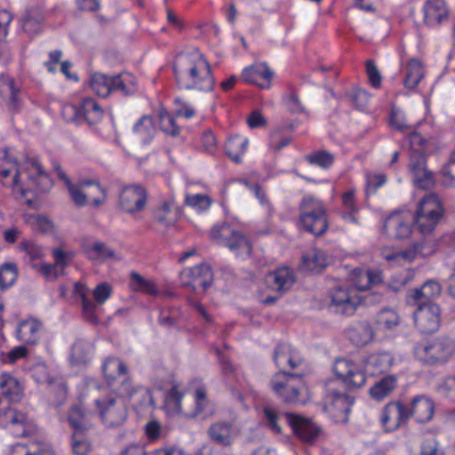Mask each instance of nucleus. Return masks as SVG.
<instances>
[{"mask_svg": "<svg viewBox=\"0 0 455 455\" xmlns=\"http://www.w3.org/2000/svg\"><path fill=\"white\" fill-rule=\"evenodd\" d=\"M406 142L409 144L410 148L412 151L411 155L425 154L424 145L426 143V140L419 132H410L406 139Z\"/></svg>", "mask_w": 455, "mask_h": 455, "instance_id": "obj_58", "label": "nucleus"}, {"mask_svg": "<svg viewBox=\"0 0 455 455\" xmlns=\"http://www.w3.org/2000/svg\"><path fill=\"white\" fill-rule=\"evenodd\" d=\"M341 201L344 208V212L341 213L342 220L347 223L357 225L359 223L357 214L360 211V206L355 199V189L352 188L344 192Z\"/></svg>", "mask_w": 455, "mask_h": 455, "instance_id": "obj_35", "label": "nucleus"}, {"mask_svg": "<svg viewBox=\"0 0 455 455\" xmlns=\"http://www.w3.org/2000/svg\"><path fill=\"white\" fill-rule=\"evenodd\" d=\"M131 288L135 291H141L149 295H156L158 293L155 283L148 279H145L135 271L131 273Z\"/></svg>", "mask_w": 455, "mask_h": 455, "instance_id": "obj_45", "label": "nucleus"}, {"mask_svg": "<svg viewBox=\"0 0 455 455\" xmlns=\"http://www.w3.org/2000/svg\"><path fill=\"white\" fill-rule=\"evenodd\" d=\"M443 183L449 187H455V153H452L448 162L441 170Z\"/></svg>", "mask_w": 455, "mask_h": 455, "instance_id": "obj_57", "label": "nucleus"}, {"mask_svg": "<svg viewBox=\"0 0 455 455\" xmlns=\"http://www.w3.org/2000/svg\"><path fill=\"white\" fill-rule=\"evenodd\" d=\"M161 130L172 137L180 135V127L176 124L175 118L166 110H161L158 115Z\"/></svg>", "mask_w": 455, "mask_h": 455, "instance_id": "obj_50", "label": "nucleus"}, {"mask_svg": "<svg viewBox=\"0 0 455 455\" xmlns=\"http://www.w3.org/2000/svg\"><path fill=\"white\" fill-rule=\"evenodd\" d=\"M397 386V377L395 375H387L377 381L369 390L372 399L380 402L387 398L395 389Z\"/></svg>", "mask_w": 455, "mask_h": 455, "instance_id": "obj_36", "label": "nucleus"}, {"mask_svg": "<svg viewBox=\"0 0 455 455\" xmlns=\"http://www.w3.org/2000/svg\"><path fill=\"white\" fill-rule=\"evenodd\" d=\"M420 455H444V453L440 443L435 438H430L423 442Z\"/></svg>", "mask_w": 455, "mask_h": 455, "instance_id": "obj_63", "label": "nucleus"}, {"mask_svg": "<svg viewBox=\"0 0 455 455\" xmlns=\"http://www.w3.org/2000/svg\"><path fill=\"white\" fill-rule=\"evenodd\" d=\"M275 76V71L266 62L258 63V90H270Z\"/></svg>", "mask_w": 455, "mask_h": 455, "instance_id": "obj_46", "label": "nucleus"}, {"mask_svg": "<svg viewBox=\"0 0 455 455\" xmlns=\"http://www.w3.org/2000/svg\"><path fill=\"white\" fill-rule=\"evenodd\" d=\"M387 182V176L384 173H367L365 176V195L369 196L374 194L377 189Z\"/></svg>", "mask_w": 455, "mask_h": 455, "instance_id": "obj_52", "label": "nucleus"}, {"mask_svg": "<svg viewBox=\"0 0 455 455\" xmlns=\"http://www.w3.org/2000/svg\"><path fill=\"white\" fill-rule=\"evenodd\" d=\"M423 77L422 65L419 60L412 59L406 67L404 85L406 88L414 89Z\"/></svg>", "mask_w": 455, "mask_h": 455, "instance_id": "obj_43", "label": "nucleus"}, {"mask_svg": "<svg viewBox=\"0 0 455 455\" xmlns=\"http://www.w3.org/2000/svg\"><path fill=\"white\" fill-rule=\"evenodd\" d=\"M95 418L93 412L86 411L82 405H73L68 416V423L73 429L72 435L78 436L80 434H87L93 427Z\"/></svg>", "mask_w": 455, "mask_h": 455, "instance_id": "obj_23", "label": "nucleus"}, {"mask_svg": "<svg viewBox=\"0 0 455 455\" xmlns=\"http://www.w3.org/2000/svg\"><path fill=\"white\" fill-rule=\"evenodd\" d=\"M443 215L444 208L442 200L436 194L431 193L420 199L412 220L419 233L428 235L441 223Z\"/></svg>", "mask_w": 455, "mask_h": 455, "instance_id": "obj_3", "label": "nucleus"}, {"mask_svg": "<svg viewBox=\"0 0 455 455\" xmlns=\"http://www.w3.org/2000/svg\"><path fill=\"white\" fill-rule=\"evenodd\" d=\"M280 414L274 407L265 405L262 409L261 426L267 428L274 434H280L282 427L280 425Z\"/></svg>", "mask_w": 455, "mask_h": 455, "instance_id": "obj_41", "label": "nucleus"}, {"mask_svg": "<svg viewBox=\"0 0 455 455\" xmlns=\"http://www.w3.org/2000/svg\"><path fill=\"white\" fill-rule=\"evenodd\" d=\"M258 206L260 207V209L263 212V220L265 223H268L269 219L273 215L274 210L272 207V204H270L269 200L267 199L266 194L264 191H262L258 187Z\"/></svg>", "mask_w": 455, "mask_h": 455, "instance_id": "obj_60", "label": "nucleus"}, {"mask_svg": "<svg viewBox=\"0 0 455 455\" xmlns=\"http://www.w3.org/2000/svg\"><path fill=\"white\" fill-rule=\"evenodd\" d=\"M92 346L89 342L77 339L71 348V357L76 363H85L91 356Z\"/></svg>", "mask_w": 455, "mask_h": 455, "instance_id": "obj_48", "label": "nucleus"}, {"mask_svg": "<svg viewBox=\"0 0 455 455\" xmlns=\"http://www.w3.org/2000/svg\"><path fill=\"white\" fill-rule=\"evenodd\" d=\"M283 100L291 113L302 114L306 112L305 107L295 92L284 95Z\"/></svg>", "mask_w": 455, "mask_h": 455, "instance_id": "obj_56", "label": "nucleus"}, {"mask_svg": "<svg viewBox=\"0 0 455 455\" xmlns=\"http://www.w3.org/2000/svg\"><path fill=\"white\" fill-rule=\"evenodd\" d=\"M351 100L359 110H365L370 102V94L363 89H355L351 92Z\"/></svg>", "mask_w": 455, "mask_h": 455, "instance_id": "obj_61", "label": "nucleus"}, {"mask_svg": "<svg viewBox=\"0 0 455 455\" xmlns=\"http://www.w3.org/2000/svg\"><path fill=\"white\" fill-rule=\"evenodd\" d=\"M299 209V223L306 231L315 235L326 232L329 227L326 207L321 200L310 195L305 196Z\"/></svg>", "mask_w": 455, "mask_h": 455, "instance_id": "obj_5", "label": "nucleus"}, {"mask_svg": "<svg viewBox=\"0 0 455 455\" xmlns=\"http://www.w3.org/2000/svg\"><path fill=\"white\" fill-rule=\"evenodd\" d=\"M112 288L107 283L98 284L93 291L94 301L88 297V291L84 284L76 283L74 293L80 299L82 304V315L85 321L92 324H98L100 320L97 313L98 306L102 305L111 295Z\"/></svg>", "mask_w": 455, "mask_h": 455, "instance_id": "obj_8", "label": "nucleus"}, {"mask_svg": "<svg viewBox=\"0 0 455 455\" xmlns=\"http://www.w3.org/2000/svg\"><path fill=\"white\" fill-rule=\"evenodd\" d=\"M210 236L216 243L228 247L243 259L251 254L252 243L248 237L231 228L226 222L215 225L210 232Z\"/></svg>", "mask_w": 455, "mask_h": 455, "instance_id": "obj_7", "label": "nucleus"}, {"mask_svg": "<svg viewBox=\"0 0 455 455\" xmlns=\"http://www.w3.org/2000/svg\"><path fill=\"white\" fill-rule=\"evenodd\" d=\"M350 340L355 346H364L373 339V331L368 323H360L348 331Z\"/></svg>", "mask_w": 455, "mask_h": 455, "instance_id": "obj_42", "label": "nucleus"}, {"mask_svg": "<svg viewBox=\"0 0 455 455\" xmlns=\"http://www.w3.org/2000/svg\"><path fill=\"white\" fill-rule=\"evenodd\" d=\"M71 447L76 455H87L91 451V443L87 439V434L72 435Z\"/></svg>", "mask_w": 455, "mask_h": 455, "instance_id": "obj_55", "label": "nucleus"}, {"mask_svg": "<svg viewBox=\"0 0 455 455\" xmlns=\"http://www.w3.org/2000/svg\"><path fill=\"white\" fill-rule=\"evenodd\" d=\"M396 360L389 352L371 354L359 363L339 358L333 365L335 378L325 384V410L337 421L347 420L354 399L346 394L348 388L361 387L365 384L366 376H374L388 371Z\"/></svg>", "mask_w": 455, "mask_h": 455, "instance_id": "obj_1", "label": "nucleus"}, {"mask_svg": "<svg viewBox=\"0 0 455 455\" xmlns=\"http://www.w3.org/2000/svg\"><path fill=\"white\" fill-rule=\"evenodd\" d=\"M15 174L10 184L12 187H19L20 184V176L27 175L29 186L39 193H46L52 188V180L36 158L27 157L23 162L18 164L14 162Z\"/></svg>", "mask_w": 455, "mask_h": 455, "instance_id": "obj_6", "label": "nucleus"}, {"mask_svg": "<svg viewBox=\"0 0 455 455\" xmlns=\"http://www.w3.org/2000/svg\"><path fill=\"white\" fill-rule=\"evenodd\" d=\"M414 277V271L412 269H406L401 273L395 274L392 277V288L395 291H399L412 281Z\"/></svg>", "mask_w": 455, "mask_h": 455, "instance_id": "obj_59", "label": "nucleus"}, {"mask_svg": "<svg viewBox=\"0 0 455 455\" xmlns=\"http://www.w3.org/2000/svg\"><path fill=\"white\" fill-rule=\"evenodd\" d=\"M102 372L108 386H113L117 378L127 372L125 363L117 357H108L102 365Z\"/></svg>", "mask_w": 455, "mask_h": 455, "instance_id": "obj_37", "label": "nucleus"}, {"mask_svg": "<svg viewBox=\"0 0 455 455\" xmlns=\"http://www.w3.org/2000/svg\"><path fill=\"white\" fill-rule=\"evenodd\" d=\"M155 124L152 116H143L133 127V132L137 135L138 139L144 144L151 141L155 135Z\"/></svg>", "mask_w": 455, "mask_h": 455, "instance_id": "obj_40", "label": "nucleus"}, {"mask_svg": "<svg viewBox=\"0 0 455 455\" xmlns=\"http://www.w3.org/2000/svg\"><path fill=\"white\" fill-rule=\"evenodd\" d=\"M413 353L419 361L425 363H444L454 355L455 345L445 337L426 339L415 345Z\"/></svg>", "mask_w": 455, "mask_h": 455, "instance_id": "obj_4", "label": "nucleus"}, {"mask_svg": "<svg viewBox=\"0 0 455 455\" xmlns=\"http://www.w3.org/2000/svg\"><path fill=\"white\" fill-rule=\"evenodd\" d=\"M5 88L9 92V99L6 102L8 110L12 114L19 112L22 107V102L19 96V88L14 86L13 80L9 77H7L5 80Z\"/></svg>", "mask_w": 455, "mask_h": 455, "instance_id": "obj_49", "label": "nucleus"}, {"mask_svg": "<svg viewBox=\"0 0 455 455\" xmlns=\"http://www.w3.org/2000/svg\"><path fill=\"white\" fill-rule=\"evenodd\" d=\"M298 377L275 374L272 380V389L284 403L302 404L305 399L302 397L304 387Z\"/></svg>", "mask_w": 455, "mask_h": 455, "instance_id": "obj_13", "label": "nucleus"}, {"mask_svg": "<svg viewBox=\"0 0 455 455\" xmlns=\"http://www.w3.org/2000/svg\"><path fill=\"white\" fill-rule=\"evenodd\" d=\"M248 139L239 134L231 136L226 142L225 152L226 155L235 163L241 162V156L243 155L247 149Z\"/></svg>", "mask_w": 455, "mask_h": 455, "instance_id": "obj_39", "label": "nucleus"}, {"mask_svg": "<svg viewBox=\"0 0 455 455\" xmlns=\"http://www.w3.org/2000/svg\"><path fill=\"white\" fill-rule=\"evenodd\" d=\"M331 307L336 313L351 315L361 304V298L355 289L347 283L337 285L330 293Z\"/></svg>", "mask_w": 455, "mask_h": 455, "instance_id": "obj_15", "label": "nucleus"}, {"mask_svg": "<svg viewBox=\"0 0 455 455\" xmlns=\"http://www.w3.org/2000/svg\"><path fill=\"white\" fill-rule=\"evenodd\" d=\"M399 323L400 316L393 309L384 308L376 316V324L381 330H394Z\"/></svg>", "mask_w": 455, "mask_h": 455, "instance_id": "obj_44", "label": "nucleus"}, {"mask_svg": "<svg viewBox=\"0 0 455 455\" xmlns=\"http://www.w3.org/2000/svg\"><path fill=\"white\" fill-rule=\"evenodd\" d=\"M207 434L211 441L221 446L228 447L234 443L235 433L230 422H215L209 427Z\"/></svg>", "mask_w": 455, "mask_h": 455, "instance_id": "obj_29", "label": "nucleus"}, {"mask_svg": "<svg viewBox=\"0 0 455 455\" xmlns=\"http://www.w3.org/2000/svg\"><path fill=\"white\" fill-rule=\"evenodd\" d=\"M0 395L9 402L20 401L22 397L20 383L10 373H2L0 375Z\"/></svg>", "mask_w": 455, "mask_h": 455, "instance_id": "obj_33", "label": "nucleus"}, {"mask_svg": "<svg viewBox=\"0 0 455 455\" xmlns=\"http://www.w3.org/2000/svg\"><path fill=\"white\" fill-rule=\"evenodd\" d=\"M274 361L280 370L277 374L291 377H301L304 374V361L290 344H280L276 347Z\"/></svg>", "mask_w": 455, "mask_h": 455, "instance_id": "obj_12", "label": "nucleus"}, {"mask_svg": "<svg viewBox=\"0 0 455 455\" xmlns=\"http://www.w3.org/2000/svg\"><path fill=\"white\" fill-rule=\"evenodd\" d=\"M186 204L196 209L198 212H204L212 204V200L208 196L196 194L188 195L185 199Z\"/></svg>", "mask_w": 455, "mask_h": 455, "instance_id": "obj_54", "label": "nucleus"}, {"mask_svg": "<svg viewBox=\"0 0 455 455\" xmlns=\"http://www.w3.org/2000/svg\"><path fill=\"white\" fill-rule=\"evenodd\" d=\"M307 161L313 165L323 169L330 168L333 164V156L326 151H318L306 156Z\"/></svg>", "mask_w": 455, "mask_h": 455, "instance_id": "obj_53", "label": "nucleus"}, {"mask_svg": "<svg viewBox=\"0 0 455 455\" xmlns=\"http://www.w3.org/2000/svg\"><path fill=\"white\" fill-rule=\"evenodd\" d=\"M218 356L219 363L220 365L221 373L225 379V381L230 387V390L233 395L236 396L237 399L243 403V396L242 394L233 386V381L238 379L237 369L231 363V361L222 353L220 348L215 349Z\"/></svg>", "mask_w": 455, "mask_h": 455, "instance_id": "obj_32", "label": "nucleus"}, {"mask_svg": "<svg viewBox=\"0 0 455 455\" xmlns=\"http://www.w3.org/2000/svg\"><path fill=\"white\" fill-rule=\"evenodd\" d=\"M435 243L416 242L403 251H394L390 249H383L381 256L391 267L403 266L415 260L418 257H427L434 253Z\"/></svg>", "mask_w": 455, "mask_h": 455, "instance_id": "obj_11", "label": "nucleus"}, {"mask_svg": "<svg viewBox=\"0 0 455 455\" xmlns=\"http://www.w3.org/2000/svg\"><path fill=\"white\" fill-rule=\"evenodd\" d=\"M265 280L271 290L284 291L291 289L295 283V275L291 268L283 267L268 273Z\"/></svg>", "mask_w": 455, "mask_h": 455, "instance_id": "obj_27", "label": "nucleus"}, {"mask_svg": "<svg viewBox=\"0 0 455 455\" xmlns=\"http://www.w3.org/2000/svg\"><path fill=\"white\" fill-rule=\"evenodd\" d=\"M354 289L358 291L368 290L371 286L382 282V274L379 270L356 268L352 273Z\"/></svg>", "mask_w": 455, "mask_h": 455, "instance_id": "obj_30", "label": "nucleus"}, {"mask_svg": "<svg viewBox=\"0 0 455 455\" xmlns=\"http://www.w3.org/2000/svg\"><path fill=\"white\" fill-rule=\"evenodd\" d=\"M82 250L88 259L97 262H104L108 259H113L116 255L112 248L99 241L93 243L84 241Z\"/></svg>", "mask_w": 455, "mask_h": 455, "instance_id": "obj_31", "label": "nucleus"}, {"mask_svg": "<svg viewBox=\"0 0 455 455\" xmlns=\"http://www.w3.org/2000/svg\"><path fill=\"white\" fill-rule=\"evenodd\" d=\"M180 279L183 287L196 293L200 291L204 292L212 285L213 273L210 266L203 263L184 268L180 274Z\"/></svg>", "mask_w": 455, "mask_h": 455, "instance_id": "obj_14", "label": "nucleus"}, {"mask_svg": "<svg viewBox=\"0 0 455 455\" xmlns=\"http://www.w3.org/2000/svg\"><path fill=\"white\" fill-rule=\"evenodd\" d=\"M412 215L409 212H398L389 215L384 223V232L391 239H404L411 233Z\"/></svg>", "mask_w": 455, "mask_h": 455, "instance_id": "obj_18", "label": "nucleus"}, {"mask_svg": "<svg viewBox=\"0 0 455 455\" xmlns=\"http://www.w3.org/2000/svg\"><path fill=\"white\" fill-rule=\"evenodd\" d=\"M92 91L100 97L105 98L111 92L118 91L124 95H132L135 92V84L129 74H120L108 76L103 74H94L90 83Z\"/></svg>", "mask_w": 455, "mask_h": 455, "instance_id": "obj_9", "label": "nucleus"}, {"mask_svg": "<svg viewBox=\"0 0 455 455\" xmlns=\"http://www.w3.org/2000/svg\"><path fill=\"white\" fill-rule=\"evenodd\" d=\"M62 117L70 123L93 125L100 122L103 116V109L92 98L83 100L80 105L68 104L61 110Z\"/></svg>", "mask_w": 455, "mask_h": 455, "instance_id": "obj_10", "label": "nucleus"}, {"mask_svg": "<svg viewBox=\"0 0 455 455\" xmlns=\"http://www.w3.org/2000/svg\"><path fill=\"white\" fill-rule=\"evenodd\" d=\"M390 124L395 129L399 131H405L409 129V125L406 123L404 114L400 109L395 108H391Z\"/></svg>", "mask_w": 455, "mask_h": 455, "instance_id": "obj_62", "label": "nucleus"}, {"mask_svg": "<svg viewBox=\"0 0 455 455\" xmlns=\"http://www.w3.org/2000/svg\"><path fill=\"white\" fill-rule=\"evenodd\" d=\"M424 23L437 27L448 19L449 9L445 0H427L423 5Z\"/></svg>", "mask_w": 455, "mask_h": 455, "instance_id": "obj_26", "label": "nucleus"}, {"mask_svg": "<svg viewBox=\"0 0 455 455\" xmlns=\"http://www.w3.org/2000/svg\"><path fill=\"white\" fill-rule=\"evenodd\" d=\"M409 419L413 417L419 423H426L432 419L435 412L433 401L425 395L414 396L407 406Z\"/></svg>", "mask_w": 455, "mask_h": 455, "instance_id": "obj_25", "label": "nucleus"}, {"mask_svg": "<svg viewBox=\"0 0 455 455\" xmlns=\"http://www.w3.org/2000/svg\"><path fill=\"white\" fill-rule=\"evenodd\" d=\"M409 420L407 406L401 402H391L382 410L380 422L387 431H394Z\"/></svg>", "mask_w": 455, "mask_h": 455, "instance_id": "obj_20", "label": "nucleus"}, {"mask_svg": "<svg viewBox=\"0 0 455 455\" xmlns=\"http://www.w3.org/2000/svg\"><path fill=\"white\" fill-rule=\"evenodd\" d=\"M103 422L108 427L122 425L127 417V410L122 399L108 398L106 401L96 400Z\"/></svg>", "mask_w": 455, "mask_h": 455, "instance_id": "obj_17", "label": "nucleus"}, {"mask_svg": "<svg viewBox=\"0 0 455 455\" xmlns=\"http://www.w3.org/2000/svg\"><path fill=\"white\" fill-rule=\"evenodd\" d=\"M43 323L36 318L22 320L16 330L17 338L29 345H35L41 338Z\"/></svg>", "mask_w": 455, "mask_h": 455, "instance_id": "obj_28", "label": "nucleus"}, {"mask_svg": "<svg viewBox=\"0 0 455 455\" xmlns=\"http://www.w3.org/2000/svg\"><path fill=\"white\" fill-rule=\"evenodd\" d=\"M0 421L4 427H11L12 433L17 436H25L28 432L29 422L28 416L13 408L7 407L0 412Z\"/></svg>", "mask_w": 455, "mask_h": 455, "instance_id": "obj_24", "label": "nucleus"}, {"mask_svg": "<svg viewBox=\"0 0 455 455\" xmlns=\"http://www.w3.org/2000/svg\"><path fill=\"white\" fill-rule=\"evenodd\" d=\"M172 70L180 89L211 92L214 88L215 79L211 65L202 54L188 53L177 56Z\"/></svg>", "mask_w": 455, "mask_h": 455, "instance_id": "obj_2", "label": "nucleus"}, {"mask_svg": "<svg viewBox=\"0 0 455 455\" xmlns=\"http://www.w3.org/2000/svg\"><path fill=\"white\" fill-rule=\"evenodd\" d=\"M410 171L413 176V183L419 188L427 189L434 185L433 172L427 169L425 154L411 156Z\"/></svg>", "mask_w": 455, "mask_h": 455, "instance_id": "obj_22", "label": "nucleus"}, {"mask_svg": "<svg viewBox=\"0 0 455 455\" xmlns=\"http://www.w3.org/2000/svg\"><path fill=\"white\" fill-rule=\"evenodd\" d=\"M330 262L326 253L319 249H311L302 256L300 267L308 272H317Z\"/></svg>", "mask_w": 455, "mask_h": 455, "instance_id": "obj_34", "label": "nucleus"}, {"mask_svg": "<svg viewBox=\"0 0 455 455\" xmlns=\"http://www.w3.org/2000/svg\"><path fill=\"white\" fill-rule=\"evenodd\" d=\"M146 202L147 192L140 185L127 186L120 193V206L125 212L135 213L142 211Z\"/></svg>", "mask_w": 455, "mask_h": 455, "instance_id": "obj_19", "label": "nucleus"}, {"mask_svg": "<svg viewBox=\"0 0 455 455\" xmlns=\"http://www.w3.org/2000/svg\"><path fill=\"white\" fill-rule=\"evenodd\" d=\"M21 27L24 32L29 35H35L39 32L40 29V21L33 18L31 14L27 12L21 20Z\"/></svg>", "mask_w": 455, "mask_h": 455, "instance_id": "obj_64", "label": "nucleus"}, {"mask_svg": "<svg viewBox=\"0 0 455 455\" xmlns=\"http://www.w3.org/2000/svg\"><path fill=\"white\" fill-rule=\"evenodd\" d=\"M285 417L293 432L303 442L313 443L318 437L321 428L310 419L291 412L286 413Z\"/></svg>", "mask_w": 455, "mask_h": 455, "instance_id": "obj_21", "label": "nucleus"}, {"mask_svg": "<svg viewBox=\"0 0 455 455\" xmlns=\"http://www.w3.org/2000/svg\"><path fill=\"white\" fill-rule=\"evenodd\" d=\"M18 276V268L15 263L6 262L0 267V289L4 290L12 286Z\"/></svg>", "mask_w": 455, "mask_h": 455, "instance_id": "obj_47", "label": "nucleus"}, {"mask_svg": "<svg viewBox=\"0 0 455 455\" xmlns=\"http://www.w3.org/2000/svg\"><path fill=\"white\" fill-rule=\"evenodd\" d=\"M154 220L162 225L164 228H169L172 226L176 218L171 217V210L168 203H164L160 207L156 208L153 212Z\"/></svg>", "mask_w": 455, "mask_h": 455, "instance_id": "obj_51", "label": "nucleus"}, {"mask_svg": "<svg viewBox=\"0 0 455 455\" xmlns=\"http://www.w3.org/2000/svg\"><path fill=\"white\" fill-rule=\"evenodd\" d=\"M441 293V285L434 280H428L419 289L411 291L409 295L410 302L431 301L430 299Z\"/></svg>", "mask_w": 455, "mask_h": 455, "instance_id": "obj_38", "label": "nucleus"}, {"mask_svg": "<svg viewBox=\"0 0 455 455\" xmlns=\"http://www.w3.org/2000/svg\"><path fill=\"white\" fill-rule=\"evenodd\" d=\"M414 312L416 327L423 333L438 331L441 324V308L432 301H420Z\"/></svg>", "mask_w": 455, "mask_h": 455, "instance_id": "obj_16", "label": "nucleus"}]
</instances>
